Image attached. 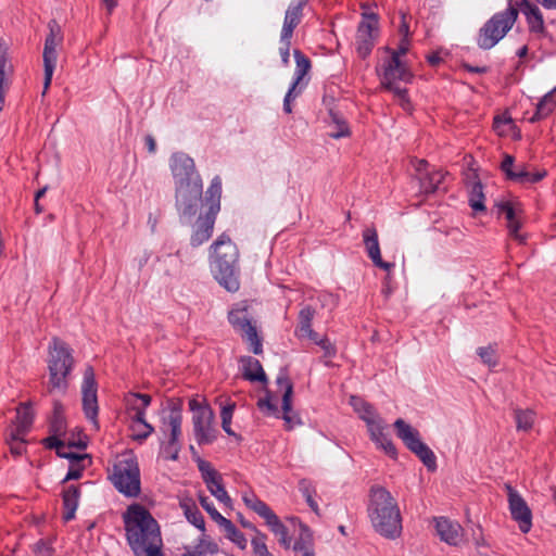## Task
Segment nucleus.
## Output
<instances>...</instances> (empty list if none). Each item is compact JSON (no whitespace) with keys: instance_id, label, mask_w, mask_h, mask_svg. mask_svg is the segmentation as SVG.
I'll return each instance as SVG.
<instances>
[{"instance_id":"4468645a","label":"nucleus","mask_w":556,"mask_h":556,"mask_svg":"<svg viewBox=\"0 0 556 556\" xmlns=\"http://www.w3.org/2000/svg\"><path fill=\"white\" fill-rule=\"evenodd\" d=\"M83 394V408L85 416L91 421L93 428L99 429L98 424V397H97V382L94 371L91 367L86 368L84 372V380L81 384Z\"/></svg>"},{"instance_id":"393cba45","label":"nucleus","mask_w":556,"mask_h":556,"mask_svg":"<svg viewBox=\"0 0 556 556\" xmlns=\"http://www.w3.org/2000/svg\"><path fill=\"white\" fill-rule=\"evenodd\" d=\"M363 241L369 258L377 267L387 271H390L394 267L393 263L382 261L378 242V233L375 228H366L363 231Z\"/></svg>"},{"instance_id":"f257e3e1","label":"nucleus","mask_w":556,"mask_h":556,"mask_svg":"<svg viewBox=\"0 0 556 556\" xmlns=\"http://www.w3.org/2000/svg\"><path fill=\"white\" fill-rule=\"evenodd\" d=\"M239 251L229 236L220 235L210 248V264L215 279L229 292L239 287Z\"/></svg>"},{"instance_id":"09e8293b","label":"nucleus","mask_w":556,"mask_h":556,"mask_svg":"<svg viewBox=\"0 0 556 556\" xmlns=\"http://www.w3.org/2000/svg\"><path fill=\"white\" fill-rule=\"evenodd\" d=\"M269 530L277 538L278 542L285 547L289 548L292 543V536L289 534V529L285 523H267Z\"/></svg>"},{"instance_id":"c85d7f7f","label":"nucleus","mask_w":556,"mask_h":556,"mask_svg":"<svg viewBox=\"0 0 556 556\" xmlns=\"http://www.w3.org/2000/svg\"><path fill=\"white\" fill-rule=\"evenodd\" d=\"M34 420V412L29 404H21L16 409V418L8 431L27 434Z\"/></svg>"},{"instance_id":"c756f323","label":"nucleus","mask_w":556,"mask_h":556,"mask_svg":"<svg viewBox=\"0 0 556 556\" xmlns=\"http://www.w3.org/2000/svg\"><path fill=\"white\" fill-rule=\"evenodd\" d=\"M315 311L311 306L303 307L299 313V325L296 328V336L300 339H309L313 341L319 336L312 329V320L314 318Z\"/></svg>"},{"instance_id":"cd10ccee","label":"nucleus","mask_w":556,"mask_h":556,"mask_svg":"<svg viewBox=\"0 0 556 556\" xmlns=\"http://www.w3.org/2000/svg\"><path fill=\"white\" fill-rule=\"evenodd\" d=\"M128 418L146 417V410L151 403V396L141 393H128L124 397Z\"/></svg>"},{"instance_id":"1a4fd4ad","label":"nucleus","mask_w":556,"mask_h":556,"mask_svg":"<svg viewBox=\"0 0 556 556\" xmlns=\"http://www.w3.org/2000/svg\"><path fill=\"white\" fill-rule=\"evenodd\" d=\"M368 514L371 521H400V510L390 492L372 486Z\"/></svg>"},{"instance_id":"423d86ee","label":"nucleus","mask_w":556,"mask_h":556,"mask_svg":"<svg viewBox=\"0 0 556 556\" xmlns=\"http://www.w3.org/2000/svg\"><path fill=\"white\" fill-rule=\"evenodd\" d=\"M189 409L192 413V429L200 445L211 444L216 439L215 414L205 400L191 399Z\"/></svg>"},{"instance_id":"5fc2aeb1","label":"nucleus","mask_w":556,"mask_h":556,"mask_svg":"<svg viewBox=\"0 0 556 556\" xmlns=\"http://www.w3.org/2000/svg\"><path fill=\"white\" fill-rule=\"evenodd\" d=\"M493 128L500 136L507 135L514 128L513 119L507 114L498 115L494 118Z\"/></svg>"},{"instance_id":"2eb2a0df","label":"nucleus","mask_w":556,"mask_h":556,"mask_svg":"<svg viewBox=\"0 0 556 556\" xmlns=\"http://www.w3.org/2000/svg\"><path fill=\"white\" fill-rule=\"evenodd\" d=\"M229 323L242 332V337L249 343L254 354L263 352L262 342L257 336L256 329L251 325L245 308H233L228 315Z\"/></svg>"},{"instance_id":"7c9ffc66","label":"nucleus","mask_w":556,"mask_h":556,"mask_svg":"<svg viewBox=\"0 0 556 556\" xmlns=\"http://www.w3.org/2000/svg\"><path fill=\"white\" fill-rule=\"evenodd\" d=\"M240 364L242 367V375L244 379L249 381H260V382H267V377L265 375V371L261 365V363L251 357V356H243L240 358Z\"/></svg>"},{"instance_id":"c9c22d12","label":"nucleus","mask_w":556,"mask_h":556,"mask_svg":"<svg viewBox=\"0 0 556 556\" xmlns=\"http://www.w3.org/2000/svg\"><path fill=\"white\" fill-rule=\"evenodd\" d=\"M70 459V468L64 478V481L76 480L80 478L83 470L90 463L87 454H74Z\"/></svg>"},{"instance_id":"2f4dec72","label":"nucleus","mask_w":556,"mask_h":556,"mask_svg":"<svg viewBox=\"0 0 556 556\" xmlns=\"http://www.w3.org/2000/svg\"><path fill=\"white\" fill-rule=\"evenodd\" d=\"M242 500L245 506L253 510L260 518L265 519L266 521H277V517L273 510L254 493L245 492L242 495Z\"/></svg>"},{"instance_id":"4d7b16f0","label":"nucleus","mask_w":556,"mask_h":556,"mask_svg":"<svg viewBox=\"0 0 556 556\" xmlns=\"http://www.w3.org/2000/svg\"><path fill=\"white\" fill-rule=\"evenodd\" d=\"M481 361L489 367H495L497 365V355L492 346H481L477 350Z\"/></svg>"},{"instance_id":"f03ea898","label":"nucleus","mask_w":556,"mask_h":556,"mask_svg":"<svg viewBox=\"0 0 556 556\" xmlns=\"http://www.w3.org/2000/svg\"><path fill=\"white\" fill-rule=\"evenodd\" d=\"M48 391L55 390L64 392L67 388V376L73 368V356L65 342L53 338L48 348Z\"/></svg>"},{"instance_id":"b1692460","label":"nucleus","mask_w":556,"mask_h":556,"mask_svg":"<svg viewBox=\"0 0 556 556\" xmlns=\"http://www.w3.org/2000/svg\"><path fill=\"white\" fill-rule=\"evenodd\" d=\"M434 531L448 545L457 546L470 540L468 530L462 523H435Z\"/></svg>"},{"instance_id":"412c9836","label":"nucleus","mask_w":556,"mask_h":556,"mask_svg":"<svg viewBox=\"0 0 556 556\" xmlns=\"http://www.w3.org/2000/svg\"><path fill=\"white\" fill-rule=\"evenodd\" d=\"M498 214H503L506 218V227L508 233L519 243H525L526 237L519 233L522 225V208L518 203L501 202L497 204Z\"/></svg>"},{"instance_id":"774afa93","label":"nucleus","mask_w":556,"mask_h":556,"mask_svg":"<svg viewBox=\"0 0 556 556\" xmlns=\"http://www.w3.org/2000/svg\"><path fill=\"white\" fill-rule=\"evenodd\" d=\"M220 192H222V182H220V179L218 177H215L212 182H211V186L207 190V193L210 194V197L212 199H217V201L219 200V197H220Z\"/></svg>"},{"instance_id":"5701e85b","label":"nucleus","mask_w":556,"mask_h":556,"mask_svg":"<svg viewBox=\"0 0 556 556\" xmlns=\"http://www.w3.org/2000/svg\"><path fill=\"white\" fill-rule=\"evenodd\" d=\"M501 168L508 179L518 182H536L544 176V174H531L523 164H515L514 157L510 155H505Z\"/></svg>"},{"instance_id":"bb28decb","label":"nucleus","mask_w":556,"mask_h":556,"mask_svg":"<svg viewBox=\"0 0 556 556\" xmlns=\"http://www.w3.org/2000/svg\"><path fill=\"white\" fill-rule=\"evenodd\" d=\"M516 2L518 3V11L521 10V12L526 15L530 31L535 34H543L545 26L540 9L536 5L530 3L528 0H520Z\"/></svg>"},{"instance_id":"0e129e2a","label":"nucleus","mask_w":556,"mask_h":556,"mask_svg":"<svg viewBox=\"0 0 556 556\" xmlns=\"http://www.w3.org/2000/svg\"><path fill=\"white\" fill-rule=\"evenodd\" d=\"M389 90L394 93V96L396 97V99H397L400 105L403 108V110L410 111L412 105H410L409 99L407 98L406 89H403L401 87H394L393 89H389Z\"/></svg>"},{"instance_id":"f704fd0d","label":"nucleus","mask_w":556,"mask_h":556,"mask_svg":"<svg viewBox=\"0 0 556 556\" xmlns=\"http://www.w3.org/2000/svg\"><path fill=\"white\" fill-rule=\"evenodd\" d=\"M556 105V89L546 93L543 99L538 103L536 111L532 117H530L531 123H535L547 115H549Z\"/></svg>"},{"instance_id":"ea45409f","label":"nucleus","mask_w":556,"mask_h":556,"mask_svg":"<svg viewBox=\"0 0 556 556\" xmlns=\"http://www.w3.org/2000/svg\"><path fill=\"white\" fill-rule=\"evenodd\" d=\"M329 115V136L334 139L350 136V129L344 118H342L338 113L333 111H330Z\"/></svg>"},{"instance_id":"37998d69","label":"nucleus","mask_w":556,"mask_h":556,"mask_svg":"<svg viewBox=\"0 0 556 556\" xmlns=\"http://www.w3.org/2000/svg\"><path fill=\"white\" fill-rule=\"evenodd\" d=\"M124 521H155L148 509L140 504L130 505L123 515Z\"/></svg>"},{"instance_id":"0eeeda50","label":"nucleus","mask_w":556,"mask_h":556,"mask_svg":"<svg viewBox=\"0 0 556 556\" xmlns=\"http://www.w3.org/2000/svg\"><path fill=\"white\" fill-rule=\"evenodd\" d=\"M181 425L182 414L177 407L172 408L162 416L160 430L166 439L162 444V454L166 459L176 460L178 458L181 448Z\"/></svg>"},{"instance_id":"13d9d810","label":"nucleus","mask_w":556,"mask_h":556,"mask_svg":"<svg viewBox=\"0 0 556 556\" xmlns=\"http://www.w3.org/2000/svg\"><path fill=\"white\" fill-rule=\"evenodd\" d=\"M302 87H296L294 85H291L288 92L285 96L283 99V111L288 114L292 112L291 102L300 96L302 92Z\"/></svg>"},{"instance_id":"de8ad7c7","label":"nucleus","mask_w":556,"mask_h":556,"mask_svg":"<svg viewBox=\"0 0 556 556\" xmlns=\"http://www.w3.org/2000/svg\"><path fill=\"white\" fill-rule=\"evenodd\" d=\"M153 543H150L149 548L143 547L140 544H136L135 555L136 556H164L161 552L162 547V538H157V535L152 536Z\"/></svg>"},{"instance_id":"20e7f679","label":"nucleus","mask_w":556,"mask_h":556,"mask_svg":"<svg viewBox=\"0 0 556 556\" xmlns=\"http://www.w3.org/2000/svg\"><path fill=\"white\" fill-rule=\"evenodd\" d=\"M517 18L518 3L514 0H508L506 10L495 13L480 28L478 46L485 50L493 48L511 29Z\"/></svg>"},{"instance_id":"4be33fe9","label":"nucleus","mask_w":556,"mask_h":556,"mask_svg":"<svg viewBox=\"0 0 556 556\" xmlns=\"http://www.w3.org/2000/svg\"><path fill=\"white\" fill-rule=\"evenodd\" d=\"M219 210V204H212L208 212L202 216L200 215L193 225L190 243L192 247H199L207 241L213 232L215 224V215Z\"/></svg>"},{"instance_id":"6e6d98bb","label":"nucleus","mask_w":556,"mask_h":556,"mask_svg":"<svg viewBox=\"0 0 556 556\" xmlns=\"http://www.w3.org/2000/svg\"><path fill=\"white\" fill-rule=\"evenodd\" d=\"M218 546L215 542L208 540L207 538L203 536L200 539L199 544L194 547V551L191 555L188 556H201L205 553H217Z\"/></svg>"},{"instance_id":"3c124183","label":"nucleus","mask_w":556,"mask_h":556,"mask_svg":"<svg viewBox=\"0 0 556 556\" xmlns=\"http://www.w3.org/2000/svg\"><path fill=\"white\" fill-rule=\"evenodd\" d=\"M515 420L518 430L528 431L534 422V413L532 410H515Z\"/></svg>"},{"instance_id":"680f3d73","label":"nucleus","mask_w":556,"mask_h":556,"mask_svg":"<svg viewBox=\"0 0 556 556\" xmlns=\"http://www.w3.org/2000/svg\"><path fill=\"white\" fill-rule=\"evenodd\" d=\"M312 342L319 345L325 353V356L331 357L336 354V349L332 343L324 336H318L317 339H314Z\"/></svg>"},{"instance_id":"f8f14e48","label":"nucleus","mask_w":556,"mask_h":556,"mask_svg":"<svg viewBox=\"0 0 556 556\" xmlns=\"http://www.w3.org/2000/svg\"><path fill=\"white\" fill-rule=\"evenodd\" d=\"M49 35L45 41L42 55L45 70L42 97L46 96L48 89L50 88L58 60L56 48L62 43L63 40L61 28L55 21H51L49 23Z\"/></svg>"},{"instance_id":"603ef678","label":"nucleus","mask_w":556,"mask_h":556,"mask_svg":"<svg viewBox=\"0 0 556 556\" xmlns=\"http://www.w3.org/2000/svg\"><path fill=\"white\" fill-rule=\"evenodd\" d=\"M60 437L61 435H56L55 433H53V435L45 439L43 442H45L47 447L54 448L59 456L64 457V458H71L72 457V453L67 452V448L70 446H66L64 441H62L60 439Z\"/></svg>"},{"instance_id":"4c0bfd02","label":"nucleus","mask_w":556,"mask_h":556,"mask_svg":"<svg viewBox=\"0 0 556 556\" xmlns=\"http://www.w3.org/2000/svg\"><path fill=\"white\" fill-rule=\"evenodd\" d=\"M13 65L5 51L0 52V93L5 94L10 89Z\"/></svg>"},{"instance_id":"e2e57ef3","label":"nucleus","mask_w":556,"mask_h":556,"mask_svg":"<svg viewBox=\"0 0 556 556\" xmlns=\"http://www.w3.org/2000/svg\"><path fill=\"white\" fill-rule=\"evenodd\" d=\"M34 552L37 556H52L54 549L51 546V540H40L35 544Z\"/></svg>"},{"instance_id":"a878e982","label":"nucleus","mask_w":556,"mask_h":556,"mask_svg":"<svg viewBox=\"0 0 556 556\" xmlns=\"http://www.w3.org/2000/svg\"><path fill=\"white\" fill-rule=\"evenodd\" d=\"M509 509L516 521H531L532 515L525 500L510 485H506Z\"/></svg>"},{"instance_id":"a211bd4d","label":"nucleus","mask_w":556,"mask_h":556,"mask_svg":"<svg viewBox=\"0 0 556 556\" xmlns=\"http://www.w3.org/2000/svg\"><path fill=\"white\" fill-rule=\"evenodd\" d=\"M160 523H126V536L129 546L135 553L136 542L146 548L153 543L152 536L161 538Z\"/></svg>"},{"instance_id":"f3484780","label":"nucleus","mask_w":556,"mask_h":556,"mask_svg":"<svg viewBox=\"0 0 556 556\" xmlns=\"http://www.w3.org/2000/svg\"><path fill=\"white\" fill-rule=\"evenodd\" d=\"M277 386L279 391L282 393V416L285 426L288 430L293 429L295 426L301 424L299 415L292 408V394L293 386L286 374H280L277 377Z\"/></svg>"},{"instance_id":"6e6552de","label":"nucleus","mask_w":556,"mask_h":556,"mask_svg":"<svg viewBox=\"0 0 556 556\" xmlns=\"http://www.w3.org/2000/svg\"><path fill=\"white\" fill-rule=\"evenodd\" d=\"M394 428L397 437L404 442L406 447L416 454L429 470H435L437 457L420 440L418 430L401 418L395 420Z\"/></svg>"},{"instance_id":"6ab92c4d","label":"nucleus","mask_w":556,"mask_h":556,"mask_svg":"<svg viewBox=\"0 0 556 556\" xmlns=\"http://www.w3.org/2000/svg\"><path fill=\"white\" fill-rule=\"evenodd\" d=\"M197 465L199 471L201 472V477L205 482L208 491L222 503L227 504L230 502V498L224 489L222 483L220 473L215 470V468L211 465V463L198 457Z\"/></svg>"},{"instance_id":"49530a36","label":"nucleus","mask_w":556,"mask_h":556,"mask_svg":"<svg viewBox=\"0 0 556 556\" xmlns=\"http://www.w3.org/2000/svg\"><path fill=\"white\" fill-rule=\"evenodd\" d=\"M26 434L8 431L5 434V442L10 447L13 455L20 456L25 452Z\"/></svg>"},{"instance_id":"052dcab7","label":"nucleus","mask_w":556,"mask_h":556,"mask_svg":"<svg viewBox=\"0 0 556 556\" xmlns=\"http://www.w3.org/2000/svg\"><path fill=\"white\" fill-rule=\"evenodd\" d=\"M252 547H253V556H263L268 552L267 546L265 544V536L264 535H256L252 539Z\"/></svg>"},{"instance_id":"dca6fc26","label":"nucleus","mask_w":556,"mask_h":556,"mask_svg":"<svg viewBox=\"0 0 556 556\" xmlns=\"http://www.w3.org/2000/svg\"><path fill=\"white\" fill-rule=\"evenodd\" d=\"M381 84L384 88L393 89L400 87L399 83H409L412 80V73L401 62L397 54H391L382 65Z\"/></svg>"},{"instance_id":"7ed1b4c3","label":"nucleus","mask_w":556,"mask_h":556,"mask_svg":"<svg viewBox=\"0 0 556 556\" xmlns=\"http://www.w3.org/2000/svg\"><path fill=\"white\" fill-rule=\"evenodd\" d=\"M114 486L127 496H136L140 492V472L137 457L132 451L118 454L110 471Z\"/></svg>"},{"instance_id":"39448f33","label":"nucleus","mask_w":556,"mask_h":556,"mask_svg":"<svg viewBox=\"0 0 556 556\" xmlns=\"http://www.w3.org/2000/svg\"><path fill=\"white\" fill-rule=\"evenodd\" d=\"M350 404L358 414L359 418L365 421L370 439L376 445L388 455L394 457L396 451L387 433V425L375 408L363 399L354 395L350 397Z\"/></svg>"},{"instance_id":"c03bdc74","label":"nucleus","mask_w":556,"mask_h":556,"mask_svg":"<svg viewBox=\"0 0 556 556\" xmlns=\"http://www.w3.org/2000/svg\"><path fill=\"white\" fill-rule=\"evenodd\" d=\"M225 538L235 543L239 548L244 549L248 544V540L243 532L239 530L235 523H219Z\"/></svg>"},{"instance_id":"72a5a7b5","label":"nucleus","mask_w":556,"mask_h":556,"mask_svg":"<svg viewBox=\"0 0 556 556\" xmlns=\"http://www.w3.org/2000/svg\"><path fill=\"white\" fill-rule=\"evenodd\" d=\"M78 505V489L70 486L63 493V519L68 521L75 517V511Z\"/></svg>"},{"instance_id":"8fccbe9b","label":"nucleus","mask_w":556,"mask_h":556,"mask_svg":"<svg viewBox=\"0 0 556 556\" xmlns=\"http://www.w3.org/2000/svg\"><path fill=\"white\" fill-rule=\"evenodd\" d=\"M376 533L387 538L395 539L402 533V523H372Z\"/></svg>"},{"instance_id":"aec40b11","label":"nucleus","mask_w":556,"mask_h":556,"mask_svg":"<svg viewBox=\"0 0 556 556\" xmlns=\"http://www.w3.org/2000/svg\"><path fill=\"white\" fill-rule=\"evenodd\" d=\"M170 169L175 179V185L189 182L197 178L201 181L200 175L195 172L193 160L185 153H175L170 157Z\"/></svg>"},{"instance_id":"9b49d317","label":"nucleus","mask_w":556,"mask_h":556,"mask_svg":"<svg viewBox=\"0 0 556 556\" xmlns=\"http://www.w3.org/2000/svg\"><path fill=\"white\" fill-rule=\"evenodd\" d=\"M307 2L308 0H292L286 11L279 40V54L283 65L289 64L293 30L301 23L303 9Z\"/></svg>"},{"instance_id":"864d4df0","label":"nucleus","mask_w":556,"mask_h":556,"mask_svg":"<svg viewBox=\"0 0 556 556\" xmlns=\"http://www.w3.org/2000/svg\"><path fill=\"white\" fill-rule=\"evenodd\" d=\"M235 408L236 404L233 402H230L224 405L220 410L222 428L229 435H235V432L231 430L230 427Z\"/></svg>"},{"instance_id":"79ce46f5","label":"nucleus","mask_w":556,"mask_h":556,"mask_svg":"<svg viewBox=\"0 0 556 556\" xmlns=\"http://www.w3.org/2000/svg\"><path fill=\"white\" fill-rule=\"evenodd\" d=\"M445 174L441 170L426 173L425 176L419 177L420 186L425 192H434L440 188L443 182Z\"/></svg>"},{"instance_id":"69168bd1","label":"nucleus","mask_w":556,"mask_h":556,"mask_svg":"<svg viewBox=\"0 0 556 556\" xmlns=\"http://www.w3.org/2000/svg\"><path fill=\"white\" fill-rule=\"evenodd\" d=\"M202 507L210 514L211 518L215 521H228L225 517H223L217 509L214 507L213 503L207 497L201 498Z\"/></svg>"},{"instance_id":"ddd939ff","label":"nucleus","mask_w":556,"mask_h":556,"mask_svg":"<svg viewBox=\"0 0 556 556\" xmlns=\"http://www.w3.org/2000/svg\"><path fill=\"white\" fill-rule=\"evenodd\" d=\"M363 9H366L363 5ZM363 21L359 23L356 34V50L362 58L370 54L378 36V17L375 13L363 12Z\"/></svg>"},{"instance_id":"338daca9","label":"nucleus","mask_w":556,"mask_h":556,"mask_svg":"<svg viewBox=\"0 0 556 556\" xmlns=\"http://www.w3.org/2000/svg\"><path fill=\"white\" fill-rule=\"evenodd\" d=\"M257 406L263 412H266L267 414H271V415L279 417L278 408L275 404H273L270 396L258 400Z\"/></svg>"},{"instance_id":"a19ab883","label":"nucleus","mask_w":556,"mask_h":556,"mask_svg":"<svg viewBox=\"0 0 556 556\" xmlns=\"http://www.w3.org/2000/svg\"><path fill=\"white\" fill-rule=\"evenodd\" d=\"M293 549L301 552L302 555L305 554V551L314 553L313 532L305 523H300V538L294 542Z\"/></svg>"},{"instance_id":"473e14b6","label":"nucleus","mask_w":556,"mask_h":556,"mask_svg":"<svg viewBox=\"0 0 556 556\" xmlns=\"http://www.w3.org/2000/svg\"><path fill=\"white\" fill-rule=\"evenodd\" d=\"M293 55L295 59V71H294V78L291 85H294L296 87H302L306 85L305 76L308 74L311 70V61L299 50L293 51Z\"/></svg>"},{"instance_id":"bf43d9fd","label":"nucleus","mask_w":556,"mask_h":556,"mask_svg":"<svg viewBox=\"0 0 556 556\" xmlns=\"http://www.w3.org/2000/svg\"><path fill=\"white\" fill-rule=\"evenodd\" d=\"M302 87H296L294 85H291L288 92L285 96L283 99V111L288 114L292 112L291 102L300 96L302 92Z\"/></svg>"},{"instance_id":"e433bc0d","label":"nucleus","mask_w":556,"mask_h":556,"mask_svg":"<svg viewBox=\"0 0 556 556\" xmlns=\"http://www.w3.org/2000/svg\"><path fill=\"white\" fill-rule=\"evenodd\" d=\"M468 201L475 212L485 211L483 187L480 181L475 180L469 185Z\"/></svg>"},{"instance_id":"9d476101","label":"nucleus","mask_w":556,"mask_h":556,"mask_svg":"<svg viewBox=\"0 0 556 556\" xmlns=\"http://www.w3.org/2000/svg\"><path fill=\"white\" fill-rule=\"evenodd\" d=\"M202 203V181L197 178L176 186V208L181 219L188 220L195 215Z\"/></svg>"},{"instance_id":"58836bf2","label":"nucleus","mask_w":556,"mask_h":556,"mask_svg":"<svg viewBox=\"0 0 556 556\" xmlns=\"http://www.w3.org/2000/svg\"><path fill=\"white\" fill-rule=\"evenodd\" d=\"M129 421L131 438L134 440L143 441L154 431V428L147 422L146 417L131 418Z\"/></svg>"},{"instance_id":"a18cd8bd","label":"nucleus","mask_w":556,"mask_h":556,"mask_svg":"<svg viewBox=\"0 0 556 556\" xmlns=\"http://www.w3.org/2000/svg\"><path fill=\"white\" fill-rule=\"evenodd\" d=\"M63 406L59 402H54L53 404V416L51 418L50 429L52 433L56 435H63L65 433V419L63 416Z\"/></svg>"}]
</instances>
